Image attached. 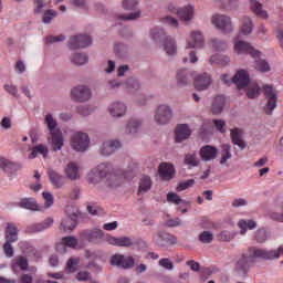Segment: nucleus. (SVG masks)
I'll list each match as a JSON object with an SVG mask.
<instances>
[{
    "mask_svg": "<svg viewBox=\"0 0 283 283\" xmlns=\"http://www.w3.org/2000/svg\"><path fill=\"white\" fill-rule=\"evenodd\" d=\"M48 143L52 147L53 151H61L65 145L63 132L56 130L55 133H49Z\"/></svg>",
    "mask_w": 283,
    "mask_h": 283,
    "instance_id": "4468645a",
    "label": "nucleus"
},
{
    "mask_svg": "<svg viewBox=\"0 0 283 283\" xmlns=\"http://www.w3.org/2000/svg\"><path fill=\"white\" fill-rule=\"evenodd\" d=\"M138 0H123L122 7L124 10H136L138 8Z\"/></svg>",
    "mask_w": 283,
    "mask_h": 283,
    "instance_id": "69168bd1",
    "label": "nucleus"
},
{
    "mask_svg": "<svg viewBox=\"0 0 283 283\" xmlns=\"http://www.w3.org/2000/svg\"><path fill=\"white\" fill-rule=\"evenodd\" d=\"M64 174L69 180H78L81 178V171L76 163H69L64 168Z\"/></svg>",
    "mask_w": 283,
    "mask_h": 283,
    "instance_id": "72a5a7b5",
    "label": "nucleus"
},
{
    "mask_svg": "<svg viewBox=\"0 0 283 283\" xmlns=\"http://www.w3.org/2000/svg\"><path fill=\"white\" fill-rule=\"evenodd\" d=\"M71 147L75 151H85L90 147V135L83 132H73L71 135Z\"/></svg>",
    "mask_w": 283,
    "mask_h": 283,
    "instance_id": "423d86ee",
    "label": "nucleus"
},
{
    "mask_svg": "<svg viewBox=\"0 0 283 283\" xmlns=\"http://www.w3.org/2000/svg\"><path fill=\"white\" fill-rule=\"evenodd\" d=\"M19 207H21V209H28L29 211H41V206L36 203V199L34 198L21 199Z\"/></svg>",
    "mask_w": 283,
    "mask_h": 283,
    "instance_id": "4c0bfd02",
    "label": "nucleus"
},
{
    "mask_svg": "<svg viewBox=\"0 0 283 283\" xmlns=\"http://www.w3.org/2000/svg\"><path fill=\"white\" fill-rule=\"evenodd\" d=\"M199 240H200V242H202L203 244H209V243L213 242V233H211L210 231H203V232L199 235Z\"/></svg>",
    "mask_w": 283,
    "mask_h": 283,
    "instance_id": "338daca9",
    "label": "nucleus"
},
{
    "mask_svg": "<svg viewBox=\"0 0 283 283\" xmlns=\"http://www.w3.org/2000/svg\"><path fill=\"white\" fill-rule=\"evenodd\" d=\"M123 90L130 93L138 92V90H140V82L136 78H128L123 82Z\"/></svg>",
    "mask_w": 283,
    "mask_h": 283,
    "instance_id": "a18cd8bd",
    "label": "nucleus"
},
{
    "mask_svg": "<svg viewBox=\"0 0 283 283\" xmlns=\"http://www.w3.org/2000/svg\"><path fill=\"white\" fill-rule=\"evenodd\" d=\"M253 19H251V17L244 15L243 18H241L239 34H242L243 36H249V34H253Z\"/></svg>",
    "mask_w": 283,
    "mask_h": 283,
    "instance_id": "bb28decb",
    "label": "nucleus"
},
{
    "mask_svg": "<svg viewBox=\"0 0 283 283\" xmlns=\"http://www.w3.org/2000/svg\"><path fill=\"white\" fill-rule=\"evenodd\" d=\"M74 229H76V217L74 214L62 220L60 231L67 233L70 231H74Z\"/></svg>",
    "mask_w": 283,
    "mask_h": 283,
    "instance_id": "c9c22d12",
    "label": "nucleus"
},
{
    "mask_svg": "<svg viewBox=\"0 0 283 283\" xmlns=\"http://www.w3.org/2000/svg\"><path fill=\"white\" fill-rule=\"evenodd\" d=\"M153 242H155L157 247H167V244H178V239H176V237L172 234L159 231L156 235L153 237Z\"/></svg>",
    "mask_w": 283,
    "mask_h": 283,
    "instance_id": "dca6fc26",
    "label": "nucleus"
},
{
    "mask_svg": "<svg viewBox=\"0 0 283 283\" xmlns=\"http://www.w3.org/2000/svg\"><path fill=\"white\" fill-rule=\"evenodd\" d=\"M174 119V107L167 103H160L154 111L153 120L156 125H169Z\"/></svg>",
    "mask_w": 283,
    "mask_h": 283,
    "instance_id": "f03ea898",
    "label": "nucleus"
},
{
    "mask_svg": "<svg viewBox=\"0 0 283 283\" xmlns=\"http://www.w3.org/2000/svg\"><path fill=\"white\" fill-rule=\"evenodd\" d=\"M82 237L88 240V242H101L105 238V232L101 229L85 230L82 232Z\"/></svg>",
    "mask_w": 283,
    "mask_h": 283,
    "instance_id": "c85d7f7f",
    "label": "nucleus"
},
{
    "mask_svg": "<svg viewBox=\"0 0 283 283\" xmlns=\"http://www.w3.org/2000/svg\"><path fill=\"white\" fill-rule=\"evenodd\" d=\"M43 156V158H48V154H50V150L48 149V146L43 144H39L32 148V151L29 156V158H36V156Z\"/></svg>",
    "mask_w": 283,
    "mask_h": 283,
    "instance_id": "49530a36",
    "label": "nucleus"
},
{
    "mask_svg": "<svg viewBox=\"0 0 283 283\" xmlns=\"http://www.w3.org/2000/svg\"><path fill=\"white\" fill-rule=\"evenodd\" d=\"M160 23H165L166 25H169L170 28H180V20L178 18L167 14L160 18Z\"/></svg>",
    "mask_w": 283,
    "mask_h": 283,
    "instance_id": "8fccbe9b",
    "label": "nucleus"
},
{
    "mask_svg": "<svg viewBox=\"0 0 283 283\" xmlns=\"http://www.w3.org/2000/svg\"><path fill=\"white\" fill-rule=\"evenodd\" d=\"M249 7L251 12L255 14L259 19H262L263 21H266L269 19V11L264 9V4H262L258 0H249Z\"/></svg>",
    "mask_w": 283,
    "mask_h": 283,
    "instance_id": "6ab92c4d",
    "label": "nucleus"
},
{
    "mask_svg": "<svg viewBox=\"0 0 283 283\" xmlns=\"http://www.w3.org/2000/svg\"><path fill=\"white\" fill-rule=\"evenodd\" d=\"M44 124L46 125L49 129V134H54L56 132H61V129L56 128L59 127V123L55 120L54 116L52 114H46L44 118Z\"/></svg>",
    "mask_w": 283,
    "mask_h": 283,
    "instance_id": "c03bdc74",
    "label": "nucleus"
},
{
    "mask_svg": "<svg viewBox=\"0 0 283 283\" xmlns=\"http://www.w3.org/2000/svg\"><path fill=\"white\" fill-rule=\"evenodd\" d=\"M78 264H81V259L78 258H71L66 263V271L69 273H74L76 269H78Z\"/></svg>",
    "mask_w": 283,
    "mask_h": 283,
    "instance_id": "680f3d73",
    "label": "nucleus"
},
{
    "mask_svg": "<svg viewBox=\"0 0 283 283\" xmlns=\"http://www.w3.org/2000/svg\"><path fill=\"white\" fill-rule=\"evenodd\" d=\"M191 136V128H189L188 124H179L176 127V143H182V140H187Z\"/></svg>",
    "mask_w": 283,
    "mask_h": 283,
    "instance_id": "2f4dec72",
    "label": "nucleus"
},
{
    "mask_svg": "<svg viewBox=\"0 0 283 283\" xmlns=\"http://www.w3.org/2000/svg\"><path fill=\"white\" fill-rule=\"evenodd\" d=\"M199 155L201 160H203L205 163L216 160V158L218 157V148L209 145L203 146L201 147Z\"/></svg>",
    "mask_w": 283,
    "mask_h": 283,
    "instance_id": "5701e85b",
    "label": "nucleus"
},
{
    "mask_svg": "<svg viewBox=\"0 0 283 283\" xmlns=\"http://www.w3.org/2000/svg\"><path fill=\"white\" fill-rule=\"evenodd\" d=\"M71 98L77 103H87L92 98V90L86 85H77L71 90Z\"/></svg>",
    "mask_w": 283,
    "mask_h": 283,
    "instance_id": "6e6552de",
    "label": "nucleus"
},
{
    "mask_svg": "<svg viewBox=\"0 0 283 283\" xmlns=\"http://www.w3.org/2000/svg\"><path fill=\"white\" fill-rule=\"evenodd\" d=\"M230 136L233 145H238L241 149H247V143L242 139L244 132L240 128H232L230 130Z\"/></svg>",
    "mask_w": 283,
    "mask_h": 283,
    "instance_id": "473e14b6",
    "label": "nucleus"
},
{
    "mask_svg": "<svg viewBox=\"0 0 283 283\" xmlns=\"http://www.w3.org/2000/svg\"><path fill=\"white\" fill-rule=\"evenodd\" d=\"M158 174L161 180H172L176 176V168L169 163H161L158 168Z\"/></svg>",
    "mask_w": 283,
    "mask_h": 283,
    "instance_id": "aec40b11",
    "label": "nucleus"
},
{
    "mask_svg": "<svg viewBox=\"0 0 283 283\" xmlns=\"http://www.w3.org/2000/svg\"><path fill=\"white\" fill-rule=\"evenodd\" d=\"M245 87L248 98H258L260 96V85L256 82H250Z\"/></svg>",
    "mask_w": 283,
    "mask_h": 283,
    "instance_id": "de8ad7c7",
    "label": "nucleus"
},
{
    "mask_svg": "<svg viewBox=\"0 0 283 283\" xmlns=\"http://www.w3.org/2000/svg\"><path fill=\"white\" fill-rule=\"evenodd\" d=\"M112 266H118L119 269H132L135 264L134 256H125L123 254H115L111 258Z\"/></svg>",
    "mask_w": 283,
    "mask_h": 283,
    "instance_id": "2eb2a0df",
    "label": "nucleus"
},
{
    "mask_svg": "<svg viewBox=\"0 0 283 283\" xmlns=\"http://www.w3.org/2000/svg\"><path fill=\"white\" fill-rule=\"evenodd\" d=\"M238 227L240 230V234L241 235H245L247 234V231H253V229H255L258 227V222H255V220H244V219H241L239 220L238 222Z\"/></svg>",
    "mask_w": 283,
    "mask_h": 283,
    "instance_id": "ea45409f",
    "label": "nucleus"
},
{
    "mask_svg": "<svg viewBox=\"0 0 283 283\" xmlns=\"http://www.w3.org/2000/svg\"><path fill=\"white\" fill-rule=\"evenodd\" d=\"M255 60V69L258 72H271V65L266 60H262V55L259 57H254Z\"/></svg>",
    "mask_w": 283,
    "mask_h": 283,
    "instance_id": "3c124183",
    "label": "nucleus"
},
{
    "mask_svg": "<svg viewBox=\"0 0 283 283\" xmlns=\"http://www.w3.org/2000/svg\"><path fill=\"white\" fill-rule=\"evenodd\" d=\"M57 15H59V12H56V10L49 9L44 12L42 17V22L45 24L52 23V21H54V19H56Z\"/></svg>",
    "mask_w": 283,
    "mask_h": 283,
    "instance_id": "13d9d810",
    "label": "nucleus"
},
{
    "mask_svg": "<svg viewBox=\"0 0 283 283\" xmlns=\"http://www.w3.org/2000/svg\"><path fill=\"white\" fill-rule=\"evenodd\" d=\"M140 127H143V122H140V119L133 118L127 122L125 132L127 136H138Z\"/></svg>",
    "mask_w": 283,
    "mask_h": 283,
    "instance_id": "cd10ccee",
    "label": "nucleus"
},
{
    "mask_svg": "<svg viewBox=\"0 0 283 283\" xmlns=\"http://www.w3.org/2000/svg\"><path fill=\"white\" fill-rule=\"evenodd\" d=\"M166 200L170 205L178 207V209H182V207H187L188 205L187 200L180 198V196L176 192H168Z\"/></svg>",
    "mask_w": 283,
    "mask_h": 283,
    "instance_id": "a19ab883",
    "label": "nucleus"
},
{
    "mask_svg": "<svg viewBox=\"0 0 283 283\" xmlns=\"http://www.w3.org/2000/svg\"><path fill=\"white\" fill-rule=\"evenodd\" d=\"M193 82H195V90H197V92H207V90L211 87V84L213 83V78L209 73H201L193 77Z\"/></svg>",
    "mask_w": 283,
    "mask_h": 283,
    "instance_id": "9d476101",
    "label": "nucleus"
},
{
    "mask_svg": "<svg viewBox=\"0 0 283 283\" xmlns=\"http://www.w3.org/2000/svg\"><path fill=\"white\" fill-rule=\"evenodd\" d=\"M42 198L44 200V208L50 209L52 205H54V195L50 191H43L42 192Z\"/></svg>",
    "mask_w": 283,
    "mask_h": 283,
    "instance_id": "0e129e2a",
    "label": "nucleus"
},
{
    "mask_svg": "<svg viewBox=\"0 0 283 283\" xmlns=\"http://www.w3.org/2000/svg\"><path fill=\"white\" fill-rule=\"evenodd\" d=\"M163 48L167 56H176V54H178V42L170 35L164 40Z\"/></svg>",
    "mask_w": 283,
    "mask_h": 283,
    "instance_id": "b1692460",
    "label": "nucleus"
},
{
    "mask_svg": "<svg viewBox=\"0 0 283 283\" xmlns=\"http://www.w3.org/2000/svg\"><path fill=\"white\" fill-rule=\"evenodd\" d=\"M282 253L283 247H280L277 250H266L260 248L250 249V258H260L261 260H277Z\"/></svg>",
    "mask_w": 283,
    "mask_h": 283,
    "instance_id": "0eeeda50",
    "label": "nucleus"
},
{
    "mask_svg": "<svg viewBox=\"0 0 283 283\" xmlns=\"http://www.w3.org/2000/svg\"><path fill=\"white\" fill-rule=\"evenodd\" d=\"M232 83L239 87V90H243V87L248 86L251 83V78L249 77V72L245 70H239L233 78Z\"/></svg>",
    "mask_w": 283,
    "mask_h": 283,
    "instance_id": "412c9836",
    "label": "nucleus"
},
{
    "mask_svg": "<svg viewBox=\"0 0 283 283\" xmlns=\"http://www.w3.org/2000/svg\"><path fill=\"white\" fill-rule=\"evenodd\" d=\"M205 48V36L200 31H191L187 38L186 49Z\"/></svg>",
    "mask_w": 283,
    "mask_h": 283,
    "instance_id": "f8f14e48",
    "label": "nucleus"
},
{
    "mask_svg": "<svg viewBox=\"0 0 283 283\" xmlns=\"http://www.w3.org/2000/svg\"><path fill=\"white\" fill-rule=\"evenodd\" d=\"M34 178L35 182L30 184L29 189H31V191H34V193H39V191L43 189V184L41 182V174L35 172Z\"/></svg>",
    "mask_w": 283,
    "mask_h": 283,
    "instance_id": "5fc2aeb1",
    "label": "nucleus"
},
{
    "mask_svg": "<svg viewBox=\"0 0 283 283\" xmlns=\"http://www.w3.org/2000/svg\"><path fill=\"white\" fill-rule=\"evenodd\" d=\"M262 90L265 96L263 112L266 116H273V112L277 108V91L271 85H264Z\"/></svg>",
    "mask_w": 283,
    "mask_h": 283,
    "instance_id": "39448f33",
    "label": "nucleus"
},
{
    "mask_svg": "<svg viewBox=\"0 0 283 283\" xmlns=\"http://www.w3.org/2000/svg\"><path fill=\"white\" fill-rule=\"evenodd\" d=\"M107 112L113 118H123L127 114V104L118 101L113 102L108 105Z\"/></svg>",
    "mask_w": 283,
    "mask_h": 283,
    "instance_id": "f3484780",
    "label": "nucleus"
},
{
    "mask_svg": "<svg viewBox=\"0 0 283 283\" xmlns=\"http://www.w3.org/2000/svg\"><path fill=\"white\" fill-rule=\"evenodd\" d=\"M69 45L71 50H78L92 45V38L90 35H75L70 39Z\"/></svg>",
    "mask_w": 283,
    "mask_h": 283,
    "instance_id": "a211bd4d",
    "label": "nucleus"
},
{
    "mask_svg": "<svg viewBox=\"0 0 283 283\" xmlns=\"http://www.w3.org/2000/svg\"><path fill=\"white\" fill-rule=\"evenodd\" d=\"M140 14H142L140 10H137L128 14L117 15V19L119 21H136L140 19Z\"/></svg>",
    "mask_w": 283,
    "mask_h": 283,
    "instance_id": "bf43d9fd",
    "label": "nucleus"
},
{
    "mask_svg": "<svg viewBox=\"0 0 283 283\" xmlns=\"http://www.w3.org/2000/svg\"><path fill=\"white\" fill-rule=\"evenodd\" d=\"M2 249L6 258H14V248L11 242L6 241Z\"/></svg>",
    "mask_w": 283,
    "mask_h": 283,
    "instance_id": "774afa93",
    "label": "nucleus"
},
{
    "mask_svg": "<svg viewBox=\"0 0 283 283\" xmlns=\"http://www.w3.org/2000/svg\"><path fill=\"white\" fill-rule=\"evenodd\" d=\"M90 57L87 56V54L85 53H74L71 56V63H73V65H85L86 63H88Z\"/></svg>",
    "mask_w": 283,
    "mask_h": 283,
    "instance_id": "09e8293b",
    "label": "nucleus"
},
{
    "mask_svg": "<svg viewBox=\"0 0 283 283\" xmlns=\"http://www.w3.org/2000/svg\"><path fill=\"white\" fill-rule=\"evenodd\" d=\"M191 76H193V73L189 72L187 69H181L177 71V87H187V85L191 83V81L189 80L191 78Z\"/></svg>",
    "mask_w": 283,
    "mask_h": 283,
    "instance_id": "a878e982",
    "label": "nucleus"
},
{
    "mask_svg": "<svg viewBox=\"0 0 283 283\" xmlns=\"http://www.w3.org/2000/svg\"><path fill=\"white\" fill-rule=\"evenodd\" d=\"M232 43L234 53L239 56L244 54H250L252 59H260V56H262V52L253 48L251 43L240 40V36L238 35L233 38Z\"/></svg>",
    "mask_w": 283,
    "mask_h": 283,
    "instance_id": "20e7f679",
    "label": "nucleus"
},
{
    "mask_svg": "<svg viewBox=\"0 0 283 283\" xmlns=\"http://www.w3.org/2000/svg\"><path fill=\"white\" fill-rule=\"evenodd\" d=\"M64 247L76 249V247H78V239H76V237H64L62 242L57 244L56 249L60 253H65V250H63Z\"/></svg>",
    "mask_w": 283,
    "mask_h": 283,
    "instance_id": "f704fd0d",
    "label": "nucleus"
},
{
    "mask_svg": "<svg viewBox=\"0 0 283 283\" xmlns=\"http://www.w3.org/2000/svg\"><path fill=\"white\" fill-rule=\"evenodd\" d=\"M185 165H188V167H198L200 165V158H198L196 153L187 154L185 157Z\"/></svg>",
    "mask_w": 283,
    "mask_h": 283,
    "instance_id": "603ef678",
    "label": "nucleus"
},
{
    "mask_svg": "<svg viewBox=\"0 0 283 283\" xmlns=\"http://www.w3.org/2000/svg\"><path fill=\"white\" fill-rule=\"evenodd\" d=\"M105 240L107 243L112 244V247H132L134 244V240L129 237H112L106 235Z\"/></svg>",
    "mask_w": 283,
    "mask_h": 283,
    "instance_id": "4be33fe9",
    "label": "nucleus"
},
{
    "mask_svg": "<svg viewBox=\"0 0 283 283\" xmlns=\"http://www.w3.org/2000/svg\"><path fill=\"white\" fill-rule=\"evenodd\" d=\"M6 242H18L19 241V228L14 223H8L4 230Z\"/></svg>",
    "mask_w": 283,
    "mask_h": 283,
    "instance_id": "7c9ffc66",
    "label": "nucleus"
},
{
    "mask_svg": "<svg viewBox=\"0 0 283 283\" xmlns=\"http://www.w3.org/2000/svg\"><path fill=\"white\" fill-rule=\"evenodd\" d=\"M231 157V146L227 144L222 145L220 165H227V160H230Z\"/></svg>",
    "mask_w": 283,
    "mask_h": 283,
    "instance_id": "864d4df0",
    "label": "nucleus"
},
{
    "mask_svg": "<svg viewBox=\"0 0 283 283\" xmlns=\"http://www.w3.org/2000/svg\"><path fill=\"white\" fill-rule=\"evenodd\" d=\"M211 43L216 52H226V50H229V44L226 41L213 39Z\"/></svg>",
    "mask_w": 283,
    "mask_h": 283,
    "instance_id": "4d7b16f0",
    "label": "nucleus"
},
{
    "mask_svg": "<svg viewBox=\"0 0 283 283\" xmlns=\"http://www.w3.org/2000/svg\"><path fill=\"white\" fill-rule=\"evenodd\" d=\"M209 63L211 65H221L222 67H227V65L231 63V57L224 54H213L210 56Z\"/></svg>",
    "mask_w": 283,
    "mask_h": 283,
    "instance_id": "58836bf2",
    "label": "nucleus"
},
{
    "mask_svg": "<svg viewBox=\"0 0 283 283\" xmlns=\"http://www.w3.org/2000/svg\"><path fill=\"white\" fill-rule=\"evenodd\" d=\"M112 165L102 163L94 167L87 175V180L91 185H98V182H103L105 178H109L107 181L108 187L112 189L118 187L120 184L116 179L115 176H111Z\"/></svg>",
    "mask_w": 283,
    "mask_h": 283,
    "instance_id": "f257e3e1",
    "label": "nucleus"
},
{
    "mask_svg": "<svg viewBox=\"0 0 283 283\" xmlns=\"http://www.w3.org/2000/svg\"><path fill=\"white\" fill-rule=\"evenodd\" d=\"M151 189V178L149 176H143L139 180V191L144 193Z\"/></svg>",
    "mask_w": 283,
    "mask_h": 283,
    "instance_id": "6e6d98bb",
    "label": "nucleus"
},
{
    "mask_svg": "<svg viewBox=\"0 0 283 283\" xmlns=\"http://www.w3.org/2000/svg\"><path fill=\"white\" fill-rule=\"evenodd\" d=\"M177 17L182 23H191L196 19V4L188 2L180 7Z\"/></svg>",
    "mask_w": 283,
    "mask_h": 283,
    "instance_id": "1a4fd4ad",
    "label": "nucleus"
},
{
    "mask_svg": "<svg viewBox=\"0 0 283 283\" xmlns=\"http://www.w3.org/2000/svg\"><path fill=\"white\" fill-rule=\"evenodd\" d=\"M211 25L222 32L223 34H233L235 28L233 27V20L231 17L222 13H214L210 18Z\"/></svg>",
    "mask_w": 283,
    "mask_h": 283,
    "instance_id": "7ed1b4c3",
    "label": "nucleus"
},
{
    "mask_svg": "<svg viewBox=\"0 0 283 283\" xmlns=\"http://www.w3.org/2000/svg\"><path fill=\"white\" fill-rule=\"evenodd\" d=\"M19 249H21L22 253H24V255H30V253H36V250L34 248H32V245H30V243L25 242V241H20L18 243Z\"/></svg>",
    "mask_w": 283,
    "mask_h": 283,
    "instance_id": "e2e57ef3",
    "label": "nucleus"
},
{
    "mask_svg": "<svg viewBox=\"0 0 283 283\" xmlns=\"http://www.w3.org/2000/svg\"><path fill=\"white\" fill-rule=\"evenodd\" d=\"M163 9L168 14H176L178 17V12L180 11V4L176 0H166L163 4Z\"/></svg>",
    "mask_w": 283,
    "mask_h": 283,
    "instance_id": "37998d69",
    "label": "nucleus"
},
{
    "mask_svg": "<svg viewBox=\"0 0 283 283\" xmlns=\"http://www.w3.org/2000/svg\"><path fill=\"white\" fill-rule=\"evenodd\" d=\"M11 269L17 273V271H28V259L23 255H18L11 263Z\"/></svg>",
    "mask_w": 283,
    "mask_h": 283,
    "instance_id": "e433bc0d",
    "label": "nucleus"
},
{
    "mask_svg": "<svg viewBox=\"0 0 283 283\" xmlns=\"http://www.w3.org/2000/svg\"><path fill=\"white\" fill-rule=\"evenodd\" d=\"M167 29L163 27H154L149 30V39L154 41V43L164 42L167 39Z\"/></svg>",
    "mask_w": 283,
    "mask_h": 283,
    "instance_id": "393cba45",
    "label": "nucleus"
},
{
    "mask_svg": "<svg viewBox=\"0 0 283 283\" xmlns=\"http://www.w3.org/2000/svg\"><path fill=\"white\" fill-rule=\"evenodd\" d=\"M224 96L218 95L212 99V106H211V112L212 114H222V109H224Z\"/></svg>",
    "mask_w": 283,
    "mask_h": 283,
    "instance_id": "79ce46f5",
    "label": "nucleus"
},
{
    "mask_svg": "<svg viewBox=\"0 0 283 283\" xmlns=\"http://www.w3.org/2000/svg\"><path fill=\"white\" fill-rule=\"evenodd\" d=\"M254 258L251 256V249L249 250V254H242L234 260V271L240 275H244L247 271H249V262Z\"/></svg>",
    "mask_w": 283,
    "mask_h": 283,
    "instance_id": "ddd939ff",
    "label": "nucleus"
},
{
    "mask_svg": "<svg viewBox=\"0 0 283 283\" xmlns=\"http://www.w3.org/2000/svg\"><path fill=\"white\" fill-rule=\"evenodd\" d=\"M235 235H238V233L235 231L223 230L219 233L218 238L222 242H231V240H233V238H235Z\"/></svg>",
    "mask_w": 283,
    "mask_h": 283,
    "instance_id": "052dcab7",
    "label": "nucleus"
},
{
    "mask_svg": "<svg viewBox=\"0 0 283 283\" xmlns=\"http://www.w3.org/2000/svg\"><path fill=\"white\" fill-rule=\"evenodd\" d=\"M123 147V144L118 139H107L103 142L102 146L99 147L101 156H112L114 151H118Z\"/></svg>",
    "mask_w": 283,
    "mask_h": 283,
    "instance_id": "9b49d317",
    "label": "nucleus"
},
{
    "mask_svg": "<svg viewBox=\"0 0 283 283\" xmlns=\"http://www.w3.org/2000/svg\"><path fill=\"white\" fill-rule=\"evenodd\" d=\"M48 176L51 185L55 187V189H61L63 185H65V177L63 175L56 172V170L49 169Z\"/></svg>",
    "mask_w": 283,
    "mask_h": 283,
    "instance_id": "c756f323",
    "label": "nucleus"
}]
</instances>
